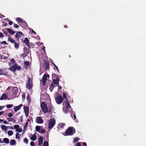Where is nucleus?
Instances as JSON below:
<instances>
[{
  "label": "nucleus",
  "mask_w": 146,
  "mask_h": 146,
  "mask_svg": "<svg viewBox=\"0 0 146 146\" xmlns=\"http://www.w3.org/2000/svg\"><path fill=\"white\" fill-rule=\"evenodd\" d=\"M62 95L63 98L66 99L65 102L62 104V105L63 106V110L64 113L67 114L68 113L70 112L71 107L69 104V101L67 98L66 94L65 92H63Z\"/></svg>",
  "instance_id": "obj_1"
},
{
  "label": "nucleus",
  "mask_w": 146,
  "mask_h": 146,
  "mask_svg": "<svg viewBox=\"0 0 146 146\" xmlns=\"http://www.w3.org/2000/svg\"><path fill=\"white\" fill-rule=\"evenodd\" d=\"M40 107L42 111L44 113H46L47 112L50 113L51 112V108L49 107L48 109L47 105L44 102H43L41 103L40 104Z\"/></svg>",
  "instance_id": "obj_2"
},
{
  "label": "nucleus",
  "mask_w": 146,
  "mask_h": 146,
  "mask_svg": "<svg viewBox=\"0 0 146 146\" xmlns=\"http://www.w3.org/2000/svg\"><path fill=\"white\" fill-rule=\"evenodd\" d=\"M75 130L73 127H69L66 130L65 134L67 135H72L75 133Z\"/></svg>",
  "instance_id": "obj_3"
},
{
  "label": "nucleus",
  "mask_w": 146,
  "mask_h": 146,
  "mask_svg": "<svg viewBox=\"0 0 146 146\" xmlns=\"http://www.w3.org/2000/svg\"><path fill=\"white\" fill-rule=\"evenodd\" d=\"M55 99L57 104H60L62 102L63 98L62 96L59 94H57Z\"/></svg>",
  "instance_id": "obj_4"
},
{
  "label": "nucleus",
  "mask_w": 146,
  "mask_h": 146,
  "mask_svg": "<svg viewBox=\"0 0 146 146\" xmlns=\"http://www.w3.org/2000/svg\"><path fill=\"white\" fill-rule=\"evenodd\" d=\"M56 123V120L54 118H51L49 121L48 127L50 129L52 128Z\"/></svg>",
  "instance_id": "obj_5"
},
{
  "label": "nucleus",
  "mask_w": 146,
  "mask_h": 146,
  "mask_svg": "<svg viewBox=\"0 0 146 146\" xmlns=\"http://www.w3.org/2000/svg\"><path fill=\"white\" fill-rule=\"evenodd\" d=\"M32 79L29 78L26 84V86L27 88L28 89H30L32 88L33 86L32 84Z\"/></svg>",
  "instance_id": "obj_6"
},
{
  "label": "nucleus",
  "mask_w": 146,
  "mask_h": 146,
  "mask_svg": "<svg viewBox=\"0 0 146 146\" xmlns=\"http://www.w3.org/2000/svg\"><path fill=\"white\" fill-rule=\"evenodd\" d=\"M21 68V67L20 66H18L17 64H15L13 65L12 67H10L9 68V69L11 71H15V70H19Z\"/></svg>",
  "instance_id": "obj_7"
},
{
  "label": "nucleus",
  "mask_w": 146,
  "mask_h": 146,
  "mask_svg": "<svg viewBox=\"0 0 146 146\" xmlns=\"http://www.w3.org/2000/svg\"><path fill=\"white\" fill-rule=\"evenodd\" d=\"M49 76L48 74H44L42 78V83L43 85L45 86L46 84V81L47 79V77H49Z\"/></svg>",
  "instance_id": "obj_8"
},
{
  "label": "nucleus",
  "mask_w": 146,
  "mask_h": 146,
  "mask_svg": "<svg viewBox=\"0 0 146 146\" xmlns=\"http://www.w3.org/2000/svg\"><path fill=\"white\" fill-rule=\"evenodd\" d=\"M15 37L17 38L18 40H19V38L21 37H23L24 34L21 32L20 31L17 32L15 35Z\"/></svg>",
  "instance_id": "obj_9"
},
{
  "label": "nucleus",
  "mask_w": 146,
  "mask_h": 146,
  "mask_svg": "<svg viewBox=\"0 0 146 146\" xmlns=\"http://www.w3.org/2000/svg\"><path fill=\"white\" fill-rule=\"evenodd\" d=\"M44 66L45 70H47L49 69V63L48 60H45L44 61Z\"/></svg>",
  "instance_id": "obj_10"
},
{
  "label": "nucleus",
  "mask_w": 146,
  "mask_h": 146,
  "mask_svg": "<svg viewBox=\"0 0 146 146\" xmlns=\"http://www.w3.org/2000/svg\"><path fill=\"white\" fill-rule=\"evenodd\" d=\"M36 121L38 123H42L43 122V120L40 117H37L36 119Z\"/></svg>",
  "instance_id": "obj_11"
},
{
  "label": "nucleus",
  "mask_w": 146,
  "mask_h": 146,
  "mask_svg": "<svg viewBox=\"0 0 146 146\" xmlns=\"http://www.w3.org/2000/svg\"><path fill=\"white\" fill-rule=\"evenodd\" d=\"M24 111L26 116L27 117H28L29 111V108L26 106H24Z\"/></svg>",
  "instance_id": "obj_12"
},
{
  "label": "nucleus",
  "mask_w": 146,
  "mask_h": 146,
  "mask_svg": "<svg viewBox=\"0 0 146 146\" xmlns=\"http://www.w3.org/2000/svg\"><path fill=\"white\" fill-rule=\"evenodd\" d=\"M8 73L5 69H0V75H4L7 76Z\"/></svg>",
  "instance_id": "obj_13"
},
{
  "label": "nucleus",
  "mask_w": 146,
  "mask_h": 146,
  "mask_svg": "<svg viewBox=\"0 0 146 146\" xmlns=\"http://www.w3.org/2000/svg\"><path fill=\"white\" fill-rule=\"evenodd\" d=\"M24 42L29 48H31L29 44V42L27 38H25Z\"/></svg>",
  "instance_id": "obj_14"
},
{
  "label": "nucleus",
  "mask_w": 146,
  "mask_h": 146,
  "mask_svg": "<svg viewBox=\"0 0 146 146\" xmlns=\"http://www.w3.org/2000/svg\"><path fill=\"white\" fill-rule=\"evenodd\" d=\"M22 106L23 105L22 104H20L18 106H15L14 108V111L16 112L17 111L21 109V106Z\"/></svg>",
  "instance_id": "obj_15"
},
{
  "label": "nucleus",
  "mask_w": 146,
  "mask_h": 146,
  "mask_svg": "<svg viewBox=\"0 0 146 146\" xmlns=\"http://www.w3.org/2000/svg\"><path fill=\"white\" fill-rule=\"evenodd\" d=\"M5 29L6 31H7L8 33L11 35H13L15 33V31H13L11 29L6 28Z\"/></svg>",
  "instance_id": "obj_16"
},
{
  "label": "nucleus",
  "mask_w": 146,
  "mask_h": 146,
  "mask_svg": "<svg viewBox=\"0 0 146 146\" xmlns=\"http://www.w3.org/2000/svg\"><path fill=\"white\" fill-rule=\"evenodd\" d=\"M59 77H58L56 79H52L53 83L54 84L58 85L59 84Z\"/></svg>",
  "instance_id": "obj_17"
},
{
  "label": "nucleus",
  "mask_w": 146,
  "mask_h": 146,
  "mask_svg": "<svg viewBox=\"0 0 146 146\" xmlns=\"http://www.w3.org/2000/svg\"><path fill=\"white\" fill-rule=\"evenodd\" d=\"M18 92V88L16 87H14L12 90V92L15 95L17 94Z\"/></svg>",
  "instance_id": "obj_18"
},
{
  "label": "nucleus",
  "mask_w": 146,
  "mask_h": 146,
  "mask_svg": "<svg viewBox=\"0 0 146 146\" xmlns=\"http://www.w3.org/2000/svg\"><path fill=\"white\" fill-rule=\"evenodd\" d=\"M43 138L42 137H40L38 139V145L39 146H41L42 144Z\"/></svg>",
  "instance_id": "obj_19"
},
{
  "label": "nucleus",
  "mask_w": 146,
  "mask_h": 146,
  "mask_svg": "<svg viewBox=\"0 0 146 146\" xmlns=\"http://www.w3.org/2000/svg\"><path fill=\"white\" fill-rule=\"evenodd\" d=\"M7 95L3 93L2 95L1 96V97L0 99L1 100H6L7 98Z\"/></svg>",
  "instance_id": "obj_20"
},
{
  "label": "nucleus",
  "mask_w": 146,
  "mask_h": 146,
  "mask_svg": "<svg viewBox=\"0 0 146 146\" xmlns=\"http://www.w3.org/2000/svg\"><path fill=\"white\" fill-rule=\"evenodd\" d=\"M55 86V85L52 82L51 84L49 86V89L51 92L53 90V89L54 88V86Z\"/></svg>",
  "instance_id": "obj_21"
},
{
  "label": "nucleus",
  "mask_w": 146,
  "mask_h": 146,
  "mask_svg": "<svg viewBox=\"0 0 146 146\" xmlns=\"http://www.w3.org/2000/svg\"><path fill=\"white\" fill-rule=\"evenodd\" d=\"M8 41H10L12 43H14L16 41L14 38L10 36H9L8 38Z\"/></svg>",
  "instance_id": "obj_22"
},
{
  "label": "nucleus",
  "mask_w": 146,
  "mask_h": 146,
  "mask_svg": "<svg viewBox=\"0 0 146 146\" xmlns=\"http://www.w3.org/2000/svg\"><path fill=\"white\" fill-rule=\"evenodd\" d=\"M10 144L12 145H14L16 144L15 141L14 139H12L10 140Z\"/></svg>",
  "instance_id": "obj_23"
},
{
  "label": "nucleus",
  "mask_w": 146,
  "mask_h": 146,
  "mask_svg": "<svg viewBox=\"0 0 146 146\" xmlns=\"http://www.w3.org/2000/svg\"><path fill=\"white\" fill-rule=\"evenodd\" d=\"M71 116L74 119H76V116L75 113L73 111L71 113Z\"/></svg>",
  "instance_id": "obj_24"
},
{
  "label": "nucleus",
  "mask_w": 146,
  "mask_h": 146,
  "mask_svg": "<svg viewBox=\"0 0 146 146\" xmlns=\"http://www.w3.org/2000/svg\"><path fill=\"white\" fill-rule=\"evenodd\" d=\"M3 141L6 144L9 143V139L8 138H4L3 139Z\"/></svg>",
  "instance_id": "obj_25"
},
{
  "label": "nucleus",
  "mask_w": 146,
  "mask_h": 146,
  "mask_svg": "<svg viewBox=\"0 0 146 146\" xmlns=\"http://www.w3.org/2000/svg\"><path fill=\"white\" fill-rule=\"evenodd\" d=\"M21 23L23 24L24 26L27 27L28 26V25L26 22L23 20L22 22H21Z\"/></svg>",
  "instance_id": "obj_26"
},
{
  "label": "nucleus",
  "mask_w": 146,
  "mask_h": 146,
  "mask_svg": "<svg viewBox=\"0 0 146 146\" xmlns=\"http://www.w3.org/2000/svg\"><path fill=\"white\" fill-rule=\"evenodd\" d=\"M28 124V122H26L25 125H24L23 127V132L24 131H25L26 130L27 127V125Z\"/></svg>",
  "instance_id": "obj_27"
},
{
  "label": "nucleus",
  "mask_w": 146,
  "mask_h": 146,
  "mask_svg": "<svg viewBox=\"0 0 146 146\" xmlns=\"http://www.w3.org/2000/svg\"><path fill=\"white\" fill-rule=\"evenodd\" d=\"M14 47H15V48L16 49H18L19 47V44L18 43L15 42L14 43Z\"/></svg>",
  "instance_id": "obj_28"
},
{
  "label": "nucleus",
  "mask_w": 146,
  "mask_h": 146,
  "mask_svg": "<svg viewBox=\"0 0 146 146\" xmlns=\"http://www.w3.org/2000/svg\"><path fill=\"white\" fill-rule=\"evenodd\" d=\"M36 137L35 134L33 135L31 138V139L33 141H35L36 139Z\"/></svg>",
  "instance_id": "obj_29"
},
{
  "label": "nucleus",
  "mask_w": 146,
  "mask_h": 146,
  "mask_svg": "<svg viewBox=\"0 0 146 146\" xmlns=\"http://www.w3.org/2000/svg\"><path fill=\"white\" fill-rule=\"evenodd\" d=\"M1 127L3 130H6L7 129V127L4 125H1Z\"/></svg>",
  "instance_id": "obj_30"
},
{
  "label": "nucleus",
  "mask_w": 146,
  "mask_h": 146,
  "mask_svg": "<svg viewBox=\"0 0 146 146\" xmlns=\"http://www.w3.org/2000/svg\"><path fill=\"white\" fill-rule=\"evenodd\" d=\"M65 125V123H61L58 125V127L59 128H62L64 127Z\"/></svg>",
  "instance_id": "obj_31"
},
{
  "label": "nucleus",
  "mask_w": 146,
  "mask_h": 146,
  "mask_svg": "<svg viewBox=\"0 0 146 146\" xmlns=\"http://www.w3.org/2000/svg\"><path fill=\"white\" fill-rule=\"evenodd\" d=\"M58 77H59L58 76H57L55 74H53L52 75V77L53 79H56V78H57Z\"/></svg>",
  "instance_id": "obj_32"
},
{
  "label": "nucleus",
  "mask_w": 146,
  "mask_h": 146,
  "mask_svg": "<svg viewBox=\"0 0 146 146\" xmlns=\"http://www.w3.org/2000/svg\"><path fill=\"white\" fill-rule=\"evenodd\" d=\"M35 129H36V130L37 131L39 132L40 131V127L39 126H38V125L36 126L35 127Z\"/></svg>",
  "instance_id": "obj_33"
},
{
  "label": "nucleus",
  "mask_w": 146,
  "mask_h": 146,
  "mask_svg": "<svg viewBox=\"0 0 146 146\" xmlns=\"http://www.w3.org/2000/svg\"><path fill=\"white\" fill-rule=\"evenodd\" d=\"M23 19H22L18 17L16 19L17 21L19 23H21V22H22Z\"/></svg>",
  "instance_id": "obj_34"
},
{
  "label": "nucleus",
  "mask_w": 146,
  "mask_h": 146,
  "mask_svg": "<svg viewBox=\"0 0 146 146\" xmlns=\"http://www.w3.org/2000/svg\"><path fill=\"white\" fill-rule=\"evenodd\" d=\"M13 134V132L12 131L9 130L8 131V134L9 136L12 135Z\"/></svg>",
  "instance_id": "obj_35"
},
{
  "label": "nucleus",
  "mask_w": 146,
  "mask_h": 146,
  "mask_svg": "<svg viewBox=\"0 0 146 146\" xmlns=\"http://www.w3.org/2000/svg\"><path fill=\"white\" fill-rule=\"evenodd\" d=\"M29 62L28 61H25L24 62V64L25 66H29Z\"/></svg>",
  "instance_id": "obj_36"
},
{
  "label": "nucleus",
  "mask_w": 146,
  "mask_h": 146,
  "mask_svg": "<svg viewBox=\"0 0 146 146\" xmlns=\"http://www.w3.org/2000/svg\"><path fill=\"white\" fill-rule=\"evenodd\" d=\"M78 140L79 138L78 137H75L74 139L73 142L74 143H76L78 142Z\"/></svg>",
  "instance_id": "obj_37"
},
{
  "label": "nucleus",
  "mask_w": 146,
  "mask_h": 146,
  "mask_svg": "<svg viewBox=\"0 0 146 146\" xmlns=\"http://www.w3.org/2000/svg\"><path fill=\"white\" fill-rule=\"evenodd\" d=\"M20 134L19 133H17L16 134V139H20Z\"/></svg>",
  "instance_id": "obj_38"
},
{
  "label": "nucleus",
  "mask_w": 146,
  "mask_h": 146,
  "mask_svg": "<svg viewBox=\"0 0 146 146\" xmlns=\"http://www.w3.org/2000/svg\"><path fill=\"white\" fill-rule=\"evenodd\" d=\"M48 146V143L47 141H45L44 142L43 145V146Z\"/></svg>",
  "instance_id": "obj_39"
},
{
  "label": "nucleus",
  "mask_w": 146,
  "mask_h": 146,
  "mask_svg": "<svg viewBox=\"0 0 146 146\" xmlns=\"http://www.w3.org/2000/svg\"><path fill=\"white\" fill-rule=\"evenodd\" d=\"M45 132V131L43 129H42L40 130L39 133H44Z\"/></svg>",
  "instance_id": "obj_40"
},
{
  "label": "nucleus",
  "mask_w": 146,
  "mask_h": 146,
  "mask_svg": "<svg viewBox=\"0 0 146 146\" xmlns=\"http://www.w3.org/2000/svg\"><path fill=\"white\" fill-rule=\"evenodd\" d=\"M23 141H24V142H25V143H26L27 144L28 143V141L27 138H24L23 139Z\"/></svg>",
  "instance_id": "obj_41"
},
{
  "label": "nucleus",
  "mask_w": 146,
  "mask_h": 146,
  "mask_svg": "<svg viewBox=\"0 0 146 146\" xmlns=\"http://www.w3.org/2000/svg\"><path fill=\"white\" fill-rule=\"evenodd\" d=\"M13 106V105L12 104H9L6 106V107L7 108H10L12 107Z\"/></svg>",
  "instance_id": "obj_42"
},
{
  "label": "nucleus",
  "mask_w": 146,
  "mask_h": 146,
  "mask_svg": "<svg viewBox=\"0 0 146 146\" xmlns=\"http://www.w3.org/2000/svg\"><path fill=\"white\" fill-rule=\"evenodd\" d=\"M19 125H15L14 126V128L16 129H18L19 128Z\"/></svg>",
  "instance_id": "obj_43"
},
{
  "label": "nucleus",
  "mask_w": 146,
  "mask_h": 146,
  "mask_svg": "<svg viewBox=\"0 0 146 146\" xmlns=\"http://www.w3.org/2000/svg\"><path fill=\"white\" fill-rule=\"evenodd\" d=\"M27 100L28 101H30V98L29 94H27Z\"/></svg>",
  "instance_id": "obj_44"
},
{
  "label": "nucleus",
  "mask_w": 146,
  "mask_h": 146,
  "mask_svg": "<svg viewBox=\"0 0 146 146\" xmlns=\"http://www.w3.org/2000/svg\"><path fill=\"white\" fill-rule=\"evenodd\" d=\"M3 32L4 33V34L6 35V36H9V35L8 34L7 32L6 31H3Z\"/></svg>",
  "instance_id": "obj_45"
},
{
  "label": "nucleus",
  "mask_w": 146,
  "mask_h": 146,
  "mask_svg": "<svg viewBox=\"0 0 146 146\" xmlns=\"http://www.w3.org/2000/svg\"><path fill=\"white\" fill-rule=\"evenodd\" d=\"M21 56L23 58H24L26 57L27 56V55L26 54H25V53H24L22 54L21 55Z\"/></svg>",
  "instance_id": "obj_46"
},
{
  "label": "nucleus",
  "mask_w": 146,
  "mask_h": 146,
  "mask_svg": "<svg viewBox=\"0 0 146 146\" xmlns=\"http://www.w3.org/2000/svg\"><path fill=\"white\" fill-rule=\"evenodd\" d=\"M1 44H7V45H8V44H7L6 42L4 41H2V42H1Z\"/></svg>",
  "instance_id": "obj_47"
},
{
  "label": "nucleus",
  "mask_w": 146,
  "mask_h": 146,
  "mask_svg": "<svg viewBox=\"0 0 146 146\" xmlns=\"http://www.w3.org/2000/svg\"><path fill=\"white\" fill-rule=\"evenodd\" d=\"M11 63H12V64L15 63V60L13 58L11 59Z\"/></svg>",
  "instance_id": "obj_48"
},
{
  "label": "nucleus",
  "mask_w": 146,
  "mask_h": 146,
  "mask_svg": "<svg viewBox=\"0 0 146 146\" xmlns=\"http://www.w3.org/2000/svg\"><path fill=\"white\" fill-rule=\"evenodd\" d=\"M4 37V35L1 32H0V37L1 38H3Z\"/></svg>",
  "instance_id": "obj_49"
},
{
  "label": "nucleus",
  "mask_w": 146,
  "mask_h": 146,
  "mask_svg": "<svg viewBox=\"0 0 146 146\" xmlns=\"http://www.w3.org/2000/svg\"><path fill=\"white\" fill-rule=\"evenodd\" d=\"M30 145L31 146H35V145L34 142L33 141H31L30 143Z\"/></svg>",
  "instance_id": "obj_50"
},
{
  "label": "nucleus",
  "mask_w": 146,
  "mask_h": 146,
  "mask_svg": "<svg viewBox=\"0 0 146 146\" xmlns=\"http://www.w3.org/2000/svg\"><path fill=\"white\" fill-rule=\"evenodd\" d=\"M9 22V24L10 25H11L13 24V22L10 20H8V21Z\"/></svg>",
  "instance_id": "obj_51"
},
{
  "label": "nucleus",
  "mask_w": 146,
  "mask_h": 146,
  "mask_svg": "<svg viewBox=\"0 0 146 146\" xmlns=\"http://www.w3.org/2000/svg\"><path fill=\"white\" fill-rule=\"evenodd\" d=\"M7 120H8L9 121H11L13 120V118H7Z\"/></svg>",
  "instance_id": "obj_52"
},
{
  "label": "nucleus",
  "mask_w": 146,
  "mask_h": 146,
  "mask_svg": "<svg viewBox=\"0 0 146 146\" xmlns=\"http://www.w3.org/2000/svg\"><path fill=\"white\" fill-rule=\"evenodd\" d=\"M14 26L15 28H18L19 27V26L17 24H14Z\"/></svg>",
  "instance_id": "obj_53"
},
{
  "label": "nucleus",
  "mask_w": 146,
  "mask_h": 146,
  "mask_svg": "<svg viewBox=\"0 0 146 146\" xmlns=\"http://www.w3.org/2000/svg\"><path fill=\"white\" fill-rule=\"evenodd\" d=\"M13 116V114L11 113H8V116L9 117H12Z\"/></svg>",
  "instance_id": "obj_54"
},
{
  "label": "nucleus",
  "mask_w": 146,
  "mask_h": 146,
  "mask_svg": "<svg viewBox=\"0 0 146 146\" xmlns=\"http://www.w3.org/2000/svg\"><path fill=\"white\" fill-rule=\"evenodd\" d=\"M22 97L23 99H25V94H23L22 95Z\"/></svg>",
  "instance_id": "obj_55"
},
{
  "label": "nucleus",
  "mask_w": 146,
  "mask_h": 146,
  "mask_svg": "<svg viewBox=\"0 0 146 146\" xmlns=\"http://www.w3.org/2000/svg\"><path fill=\"white\" fill-rule=\"evenodd\" d=\"M22 129L21 128H19L17 130V131H18L19 132H21L22 131Z\"/></svg>",
  "instance_id": "obj_56"
},
{
  "label": "nucleus",
  "mask_w": 146,
  "mask_h": 146,
  "mask_svg": "<svg viewBox=\"0 0 146 146\" xmlns=\"http://www.w3.org/2000/svg\"><path fill=\"white\" fill-rule=\"evenodd\" d=\"M2 23H3V26H7V24H6V23H5V22H3Z\"/></svg>",
  "instance_id": "obj_57"
},
{
  "label": "nucleus",
  "mask_w": 146,
  "mask_h": 146,
  "mask_svg": "<svg viewBox=\"0 0 146 146\" xmlns=\"http://www.w3.org/2000/svg\"><path fill=\"white\" fill-rule=\"evenodd\" d=\"M3 123L5 124H7L8 123V122L6 120L3 121Z\"/></svg>",
  "instance_id": "obj_58"
},
{
  "label": "nucleus",
  "mask_w": 146,
  "mask_h": 146,
  "mask_svg": "<svg viewBox=\"0 0 146 146\" xmlns=\"http://www.w3.org/2000/svg\"><path fill=\"white\" fill-rule=\"evenodd\" d=\"M4 113V111H0V115H1V114H3Z\"/></svg>",
  "instance_id": "obj_59"
},
{
  "label": "nucleus",
  "mask_w": 146,
  "mask_h": 146,
  "mask_svg": "<svg viewBox=\"0 0 146 146\" xmlns=\"http://www.w3.org/2000/svg\"><path fill=\"white\" fill-rule=\"evenodd\" d=\"M5 106H0V110H1L2 109H3L4 107Z\"/></svg>",
  "instance_id": "obj_60"
},
{
  "label": "nucleus",
  "mask_w": 146,
  "mask_h": 146,
  "mask_svg": "<svg viewBox=\"0 0 146 146\" xmlns=\"http://www.w3.org/2000/svg\"><path fill=\"white\" fill-rule=\"evenodd\" d=\"M76 146H81V144L80 142H78Z\"/></svg>",
  "instance_id": "obj_61"
},
{
  "label": "nucleus",
  "mask_w": 146,
  "mask_h": 146,
  "mask_svg": "<svg viewBox=\"0 0 146 146\" xmlns=\"http://www.w3.org/2000/svg\"><path fill=\"white\" fill-rule=\"evenodd\" d=\"M52 63L54 66L56 68V69L57 68H58V67L53 62Z\"/></svg>",
  "instance_id": "obj_62"
},
{
  "label": "nucleus",
  "mask_w": 146,
  "mask_h": 146,
  "mask_svg": "<svg viewBox=\"0 0 146 146\" xmlns=\"http://www.w3.org/2000/svg\"><path fill=\"white\" fill-rule=\"evenodd\" d=\"M83 146H87V144L85 142H83Z\"/></svg>",
  "instance_id": "obj_63"
},
{
  "label": "nucleus",
  "mask_w": 146,
  "mask_h": 146,
  "mask_svg": "<svg viewBox=\"0 0 146 146\" xmlns=\"http://www.w3.org/2000/svg\"><path fill=\"white\" fill-rule=\"evenodd\" d=\"M31 32L33 33L34 34H36V33L33 31V30L32 29H31Z\"/></svg>",
  "instance_id": "obj_64"
}]
</instances>
